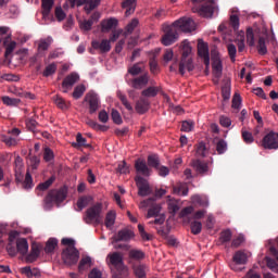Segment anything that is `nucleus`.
Masks as SVG:
<instances>
[{"instance_id": "nucleus-8", "label": "nucleus", "mask_w": 278, "mask_h": 278, "mask_svg": "<svg viewBox=\"0 0 278 278\" xmlns=\"http://www.w3.org/2000/svg\"><path fill=\"white\" fill-rule=\"evenodd\" d=\"M163 31L164 35L161 42L164 45V47H170V45L175 42V22H173L170 25L164 24Z\"/></svg>"}, {"instance_id": "nucleus-30", "label": "nucleus", "mask_w": 278, "mask_h": 278, "mask_svg": "<svg viewBox=\"0 0 278 278\" xmlns=\"http://www.w3.org/2000/svg\"><path fill=\"white\" fill-rule=\"evenodd\" d=\"M192 167L200 175H205V173H207V170H210V167L207 166V163L201 162L199 160H195V161L192 162Z\"/></svg>"}, {"instance_id": "nucleus-45", "label": "nucleus", "mask_w": 278, "mask_h": 278, "mask_svg": "<svg viewBox=\"0 0 278 278\" xmlns=\"http://www.w3.org/2000/svg\"><path fill=\"white\" fill-rule=\"evenodd\" d=\"M241 136L245 144H253V142H255V138H253V134L251 131L245 130L244 128H242L241 130Z\"/></svg>"}, {"instance_id": "nucleus-53", "label": "nucleus", "mask_w": 278, "mask_h": 278, "mask_svg": "<svg viewBox=\"0 0 278 278\" xmlns=\"http://www.w3.org/2000/svg\"><path fill=\"white\" fill-rule=\"evenodd\" d=\"M43 160L45 162H53V160H55V153H53V150H51V148H45Z\"/></svg>"}, {"instance_id": "nucleus-16", "label": "nucleus", "mask_w": 278, "mask_h": 278, "mask_svg": "<svg viewBox=\"0 0 278 278\" xmlns=\"http://www.w3.org/2000/svg\"><path fill=\"white\" fill-rule=\"evenodd\" d=\"M79 81V74L73 72L70 75H67L61 85L62 92L66 93L68 90H73V87Z\"/></svg>"}, {"instance_id": "nucleus-64", "label": "nucleus", "mask_w": 278, "mask_h": 278, "mask_svg": "<svg viewBox=\"0 0 278 278\" xmlns=\"http://www.w3.org/2000/svg\"><path fill=\"white\" fill-rule=\"evenodd\" d=\"M267 266L273 270L274 273H278V264L275 262V260L270 257H266Z\"/></svg>"}, {"instance_id": "nucleus-55", "label": "nucleus", "mask_w": 278, "mask_h": 278, "mask_svg": "<svg viewBox=\"0 0 278 278\" xmlns=\"http://www.w3.org/2000/svg\"><path fill=\"white\" fill-rule=\"evenodd\" d=\"M197 155L200 157H205L207 155V147H205V142L198 143Z\"/></svg>"}, {"instance_id": "nucleus-12", "label": "nucleus", "mask_w": 278, "mask_h": 278, "mask_svg": "<svg viewBox=\"0 0 278 278\" xmlns=\"http://www.w3.org/2000/svg\"><path fill=\"white\" fill-rule=\"evenodd\" d=\"M212 68L214 77H220L223 75V60H220V54L218 50L211 51Z\"/></svg>"}, {"instance_id": "nucleus-23", "label": "nucleus", "mask_w": 278, "mask_h": 278, "mask_svg": "<svg viewBox=\"0 0 278 278\" xmlns=\"http://www.w3.org/2000/svg\"><path fill=\"white\" fill-rule=\"evenodd\" d=\"M214 12H218V8L214 7L213 4L203 5L198 11L200 16H203V18H212V16H214Z\"/></svg>"}, {"instance_id": "nucleus-29", "label": "nucleus", "mask_w": 278, "mask_h": 278, "mask_svg": "<svg viewBox=\"0 0 278 278\" xmlns=\"http://www.w3.org/2000/svg\"><path fill=\"white\" fill-rule=\"evenodd\" d=\"M118 26V20L115 17H111L109 20H104L101 23L102 31H110V29H114V27Z\"/></svg>"}, {"instance_id": "nucleus-61", "label": "nucleus", "mask_w": 278, "mask_h": 278, "mask_svg": "<svg viewBox=\"0 0 278 278\" xmlns=\"http://www.w3.org/2000/svg\"><path fill=\"white\" fill-rule=\"evenodd\" d=\"M216 151L219 155H223V153H225V151H227V141L225 140H219L217 142V146H216Z\"/></svg>"}, {"instance_id": "nucleus-42", "label": "nucleus", "mask_w": 278, "mask_h": 278, "mask_svg": "<svg viewBox=\"0 0 278 278\" xmlns=\"http://www.w3.org/2000/svg\"><path fill=\"white\" fill-rule=\"evenodd\" d=\"M149 66L152 75H157L160 73V65L157 64V60H155V54L150 58Z\"/></svg>"}, {"instance_id": "nucleus-39", "label": "nucleus", "mask_w": 278, "mask_h": 278, "mask_svg": "<svg viewBox=\"0 0 278 278\" xmlns=\"http://www.w3.org/2000/svg\"><path fill=\"white\" fill-rule=\"evenodd\" d=\"M148 166H150V168H155V170H156L160 166V156L157 154L149 155L148 156Z\"/></svg>"}, {"instance_id": "nucleus-62", "label": "nucleus", "mask_w": 278, "mask_h": 278, "mask_svg": "<svg viewBox=\"0 0 278 278\" xmlns=\"http://www.w3.org/2000/svg\"><path fill=\"white\" fill-rule=\"evenodd\" d=\"M227 49H228V54L230 56L231 62H236V53H238L236 46L233 43H229Z\"/></svg>"}, {"instance_id": "nucleus-9", "label": "nucleus", "mask_w": 278, "mask_h": 278, "mask_svg": "<svg viewBox=\"0 0 278 278\" xmlns=\"http://www.w3.org/2000/svg\"><path fill=\"white\" fill-rule=\"evenodd\" d=\"M175 25L185 34H192L197 29V24L190 17H182L175 22Z\"/></svg>"}, {"instance_id": "nucleus-22", "label": "nucleus", "mask_w": 278, "mask_h": 278, "mask_svg": "<svg viewBox=\"0 0 278 278\" xmlns=\"http://www.w3.org/2000/svg\"><path fill=\"white\" fill-rule=\"evenodd\" d=\"M23 179H25V176L23 175V159L17 156L15 159V181L16 184H23Z\"/></svg>"}, {"instance_id": "nucleus-17", "label": "nucleus", "mask_w": 278, "mask_h": 278, "mask_svg": "<svg viewBox=\"0 0 278 278\" xmlns=\"http://www.w3.org/2000/svg\"><path fill=\"white\" fill-rule=\"evenodd\" d=\"M137 177H151V168L147 165V161L138 159L135 162Z\"/></svg>"}, {"instance_id": "nucleus-24", "label": "nucleus", "mask_w": 278, "mask_h": 278, "mask_svg": "<svg viewBox=\"0 0 278 278\" xmlns=\"http://www.w3.org/2000/svg\"><path fill=\"white\" fill-rule=\"evenodd\" d=\"M3 47H5L4 55L8 58V55H12L14 52V49H16V41H12V36L7 35L3 39Z\"/></svg>"}, {"instance_id": "nucleus-6", "label": "nucleus", "mask_w": 278, "mask_h": 278, "mask_svg": "<svg viewBox=\"0 0 278 278\" xmlns=\"http://www.w3.org/2000/svg\"><path fill=\"white\" fill-rule=\"evenodd\" d=\"M68 191L66 188H61L59 190H51L45 199L46 205H53V203H62L66 199Z\"/></svg>"}, {"instance_id": "nucleus-26", "label": "nucleus", "mask_w": 278, "mask_h": 278, "mask_svg": "<svg viewBox=\"0 0 278 278\" xmlns=\"http://www.w3.org/2000/svg\"><path fill=\"white\" fill-rule=\"evenodd\" d=\"M142 73H144V62H138L128 67V75H132V77H138Z\"/></svg>"}, {"instance_id": "nucleus-25", "label": "nucleus", "mask_w": 278, "mask_h": 278, "mask_svg": "<svg viewBox=\"0 0 278 278\" xmlns=\"http://www.w3.org/2000/svg\"><path fill=\"white\" fill-rule=\"evenodd\" d=\"M134 238V231L125 228L117 232V236L115 237V242H129Z\"/></svg>"}, {"instance_id": "nucleus-13", "label": "nucleus", "mask_w": 278, "mask_h": 278, "mask_svg": "<svg viewBox=\"0 0 278 278\" xmlns=\"http://www.w3.org/2000/svg\"><path fill=\"white\" fill-rule=\"evenodd\" d=\"M249 262V255L247 252L239 250L232 256V263L230 264L231 270H240L238 266H244Z\"/></svg>"}, {"instance_id": "nucleus-33", "label": "nucleus", "mask_w": 278, "mask_h": 278, "mask_svg": "<svg viewBox=\"0 0 278 278\" xmlns=\"http://www.w3.org/2000/svg\"><path fill=\"white\" fill-rule=\"evenodd\" d=\"M115 223H116V212L110 211L105 216L104 225L108 229H112Z\"/></svg>"}, {"instance_id": "nucleus-36", "label": "nucleus", "mask_w": 278, "mask_h": 278, "mask_svg": "<svg viewBox=\"0 0 278 278\" xmlns=\"http://www.w3.org/2000/svg\"><path fill=\"white\" fill-rule=\"evenodd\" d=\"M160 90H161L160 87L151 86V87H148L147 89L142 90L141 94L143 97L153 98V97H157V93L160 92Z\"/></svg>"}, {"instance_id": "nucleus-63", "label": "nucleus", "mask_w": 278, "mask_h": 278, "mask_svg": "<svg viewBox=\"0 0 278 278\" xmlns=\"http://www.w3.org/2000/svg\"><path fill=\"white\" fill-rule=\"evenodd\" d=\"M138 18H132L131 22L126 26L127 34H134V29L138 27Z\"/></svg>"}, {"instance_id": "nucleus-14", "label": "nucleus", "mask_w": 278, "mask_h": 278, "mask_svg": "<svg viewBox=\"0 0 278 278\" xmlns=\"http://www.w3.org/2000/svg\"><path fill=\"white\" fill-rule=\"evenodd\" d=\"M128 86L135 90H142L149 84V73L146 72L142 75L127 80Z\"/></svg>"}, {"instance_id": "nucleus-60", "label": "nucleus", "mask_w": 278, "mask_h": 278, "mask_svg": "<svg viewBox=\"0 0 278 278\" xmlns=\"http://www.w3.org/2000/svg\"><path fill=\"white\" fill-rule=\"evenodd\" d=\"M166 199L168 212L172 214V216H175V199H173L170 195H167Z\"/></svg>"}, {"instance_id": "nucleus-56", "label": "nucleus", "mask_w": 278, "mask_h": 278, "mask_svg": "<svg viewBox=\"0 0 278 278\" xmlns=\"http://www.w3.org/2000/svg\"><path fill=\"white\" fill-rule=\"evenodd\" d=\"M257 49L260 55H266V53H268V49L266 48V40L264 38L258 39Z\"/></svg>"}, {"instance_id": "nucleus-54", "label": "nucleus", "mask_w": 278, "mask_h": 278, "mask_svg": "<svg viewBox=\"0 0 278 278\" xmlns=\"http://www.w3.org/2000/svg\"><path fill=\"white\" fill-rule=\"evenodd\" d=\"M28 165L31 168V170H37L38 166H40V157L33 155L28 160Z\"/></svg>"}, {"instance_id": "nucleus-21", "label": "nucleus", "mask_w": 278, "mask_h": 278, "mask_svg": "<svg viewBox=\"0 0 278 278\" xmlns=\"http://www.w3.org/2000/svg\"><path fill=\"white\" fill-rule=\"evenodd\" d=\"M40 251H42V245L34 243L30 253L26 256L27 264H34L40 257Z\"/></svg>"}, {"instance_id": "nucleus-40", "label": "nucleus", "mask_w": 278, "mask_h": 278, "mask_svg": "<svg viewBox=\"0 0 278 278\" xmlns=\"http://www.w3.org/2000/svg\"><path fill=\"white\" fill-rule=\"evenodd\" d=\"M41 8L43 16H49L51 8H53V0H41Z\"/></svg>"}, {"instance_id": "nucleus-46", "label": "nucleus", "mask_w": 278, "mask_h": 278, "mask_svg": "<svg viewBox=\"0 0 278 278\" xmlns=\"http://www.w3.org/2000/svg\"><path fill=\"white\" fill-rule=\"evenodd\" d=\"M56 71H58V64L51 63L48 66H46L42 75L43 77H51V75H55Z\"/></svg>"}, {"instance_id": "nucleus-34", "label": "nucleus", "mask_w": 278, "mask_h": 278, "mask_svg": "<svg viewBox=\"0 0 278 278\" xmlns=\"http://www.w3.org/2000/svg\"><path fill=\"white\" fill-rule=\"evenodd\" d=\"M92 201V197L91 195H83L78 199L77 201V207H78V212H81V210H84V207H87V205H90V202Z\"/></svg>"}, {"instance_id": "nucleus-5", "label": "nucleus", "mask_w": 278, "mask_h": 278, "mask_svg": "<svg viewBox=\"0 0 278 278\" xmlns=\"http://www.w3.org/2000/svg\"><path fill=\"white\" fill-rule=\"evenodd\" d=\"M61 257L65 266H75L79 262V250L75 247H67L62 251Z\"/></svg>"}, {"instance_id": "nucleus-27", "label": "nucleus", "mask_w": 278, "mask_h": 278, "mask_svg": "<svg viewBox=\"0 0 278 278\" xmlns=\"http://www.w3.org/2000/svg\"><path fill=\"white\" fill-rule=\"evenodd\" d=\"M72 147H74V149H79L81 147H85L86 149L92 148V146L88 143V140L81 136V132L76 135V142H73Z\"/></svg>"}, {"instance_id": "nucleus-51", "label": "nucleus", "mask_w": 278, "mask_h": 278, "mask_svg": "<svg viewBox=\"0 0 278 278\" xmlns=\"http://www.w3.org/2000/svg\"><path fill=\"white\" fill-rule=\"evenodd\" d=\"M135 275L137 278H147V266L139 265L135 267Z\"/></svg>"}, {"instance_id": "nucleus-43", "label": "nucleus", "mask_w": 278, "mask_h": 278, "mask_svg": "<svg viewBox=\"0 0 278 278\" xmlns=\"http://www.w3.org/2000/svg\"><path fill=\"white\" fill-rule=\"evenodd\" d=\"M2 103L4 105H9L10 108H16V105H18V103H21V99L10 98L8 96H4V97H2Z\"/></svg>"}, {"instance_id": "nucleus-1", "label": "nucleus", "mask_w": 278, "mask_h": 278, "mask_svg": "<svg viewBox=\"0 0 278 278\" xmlns=\"http://www.w3.org/2000/svg\"><path fill=\"white\" fill-rule=\"evenodd\" d=\"M146 207H150L148 210L147 218H155L153 222H150V225H164L166 216L164 214H160V212H162V205L155 203V198H149L141 201L139 208L146 210Z\"/></svg>"}, {"instance_id": "nucleus-2", "label": "nucleus", "mask_w": 278, "mask_h": 278, "mask_svg": "<svg viewBox=\"0 0 278 278\" xmlns=\"http://www.w3.org/2000/svg\"><path fill=\"white\" fill-rule=\"evenodd\" d=\"M83 219L86 225H101L103 223V203L97 202L87 208Z\"/></svg>"}, {"instance_id": "nucleus-3", "label": "nucleus", "mask_w": 278, "mask_h": 278, "mask_svg": "<svg viewBox=\"0 0 278 278\" xmlns=\"http://www.w3.org/2000/svg\"><path fill=\"white\" fill-rule=\"evenodd\" d=\"M180 49L182 51V59L179 65V73L185 75L186 71H194V63L192 62V46L189 40H184Z\"/></svg>"}, {"instance_id": "nucleus-28", "label": "nucleus", "mask_w": 278, "mask_h": 278, "mask_svg": "<svg viewBox=\"0 0 278 278\" xmlns=\"http://www.w3.org/2000/svg\"><path fill=\"white\" fill-rule=\"evenodd\" d=\"M191 203L194 205H200L201 207H208L210 200L205 195L195 194L191 197Z\"/></svg>"}, {"instance_id": "nucleus-49", "label": "nucleus", "mask_w": 278, "mask_h": 278, "mask_svg": "<svg viewBox=\"0 0 278 278\" xmlns=\"http://www.w3.org/2000/svg\"><path fill=\"white\" fill-rule=\"evenodd\" d=\"M84 92H86V86L78 85L74 88V92L72 93V97L74 99H81V97H84Z\"/></svg>"}, {"instance_id": "nucleus-10", "label": "nucleus", "mask_w": 278, "mask_h": 278, "mask_svg": "<svg viewBox=\"0 0 278 278\" xmlns=\"http://www.w3.org/2000/svg\"><path fill=\"white\" fill-rule=\"evenodd\" d=\"M135 181L138 188L139 197H149V194L153 193L151 186H149V180L144 179L142 176H136Z\"/></svg>"}, {"instance_id": "nucleus-47", "label": "nucleus", "mask_w": 278, "mask_h": 278, "mask_svg": "<svg viewBox=\"0 0 278 278\" xmlns=\"http://www.w3.org/2000/svg\"><path fill=\"white\" fill-rule=\"evenodd\" d=\"M117 97L122 102V104L124 105V108L128 110V112H134V106H131V103H129V100H127V96L123 94L122 92H118Z\"/></svg>"}, {"instance_id": "nucleus-4", "label": "nucleus", "mask_w": 278, "mask_h": 278, "mask_svg": "<svg viewBox=\"0 0 278 278\" xmlns=\"http://www.w3.org/2000/svg\"><path fill=\"white\" fill-rule=\"evenodd\" d=\"M106 264L113 270V268L118 273V275H123L125 277L127 275V266H125V262L123 261V254L121 252H113L108 254Z\"/></svg>"}, {"instance_id": "nucleus-15", "label": "nucleus", "mask_w": 278, "mask_h": 278, "mask_svg": "<svg viewBox=\"0 0 278 278\" xmlns=\"http://www.w3.org/2000/svg\"><path fill=\"white\" fill-rule=\"evenodd\" d=\"M198 54L201 58L206 66V71L210 68V48L207 42L203 41V39L198 40Z\"/></svg>"}, {"instance_id": "nucleus-44", "label": "nucleus", "mask_w": 278, "mask_h": 278, "mask_svg": "<svg viewBox=\"0 0 278 278\" xmlns=\"http://www.w3.org/2000/svg\"><path fill=\"white\" fill-rule=\"evenodd\" d=\"M53 181H55V176H51L48 180H46L45 182H40L37 186V190H41L42 192H45V190H49V188H51V186H53Z\"/></svg>"}, {"instance_id": "nucleus-38", "label": "nucleus", "mask_w": 278, "mask_h": 278, "mask_svg": "<svg viewBox=\"0 0 278 278\" xmlns=\"http://www.w3.org/2000/svg\"><path fill=\"white\" fill-rule=\"evenodd\" d=\"M176 194H178V197H188V184L186 182H180L177 185L176 189H175Z\"/></svg>"}, {"instance_id": "nucleus-35", "label": "nucleus", "mask_w": 278, "mask_h": 278, "mask_svg": "<svg viewBox=\"0 0 278 278\" xmlns=\"http://www.w3.org/2000/svg\"><path fill=\"white\" fill-rule=\"evenodd\" d=\"M91 264L92 258H90V256L83 257L78 264V273H84V270H88Z\"/></svg>"}, {"instance_id": "nucleus-20", "label": "nucleus", "mask_w": 278, "mask_h": 278, "mask_svg": "<svg viewBox=\"0 0 278 278\" xmlns=\"http://www.w3.org/2000/svg\"><path fill=\"white\" fill-rule=\"evenodd\" d=\"M149 108H151V102L149 99L141 97L137 102L135 110L137 114H147L149 112Z\"/></svg>"}, {"instance_id": "nucleus-59", "label": "nucleus", "mask_w": 278, "mask_h": 278, "mask_svg": "<svg viewBox=\"0 0 278 278\" xmlns=\"http://www.w3.org/2000/svg\"><path fill=\"white\" fill-rule=\"evenodd\" d=\"M231 230L227 229L222 231L219 240L220 242L225 243V242H230L231 241Z\"/></svg>"}, {"instance_id": "nucleus-32", "label": "nucleus", "mask_w": 278, "mask_h": 278, "mask_svg": "<svg viewBox=\"0 0 278 278\" xmlns=\"http://www.w3.org/2000/svg\"><path fill=\"white\" fill-rule=\"evenodd\" d=\"M55 249H58V239L50 238L46 242V247H45L43 251H45V253H47L49 255V254L53 253L55 251Z\"/></svg>"}, {"instance_id": "nucleus-50", "label": "nucleus", "mask_w": 278, "mask_h": 278, "mask_svg": "<svg viewBox=\"0 0 278 278\" xmlns=\"http://www.w3.org/2000/svg\"><path fill=\"white\" fill-rule=\"evenodd\" d=\"M54 103L59 106L60 110H68L70 103H66V100L60 96L54 98Z\"/></svg>"}, {"instance_id": "nucleus-58", "label": "nucleus", "mask_w": 278, "mask_h": 278, "mask_svg": "<svg viewBox=\"0 0 278 278\" xmlns=\"http://www.w3.org/2000/svg\"><path fill=\"white\" fill-rule=\"evenodd\" d=\"M54 14H55V17L59 21V23H62V21H64V18H66V13L64 12V10H62V7H56Z\"/></svg>"}, {"instance_id": "nucleus-31", "label": "nucleus", "mask_w": 278, "mask_h": 278, "mask_svg": "<svg viewBox=\"0 0 278 278\" xmlns=\"http://www.w3.org/2000/svg\"><path fill=\"white\" fill-rule=\"evenodd\" d=\"M16 249L21 253V255H27V251H29V243H27V239H18L16 241Z\"/></svg>"}, {"instance_id": "nucleus-18", "label": "nucleus", "mask_w": 278, "mask_h": 278, "mask_svg": "<svg viewBox=\"0 0 278 278\" xmlns=\"http://www.w3.org/2000/svg\"><path fill=\"white\" fill-rule=\"evenodd\" d=\"M85 101L86 103L89 104V113L90 114H94V112H97V110H99V96L92 91L88 92L85 96Z\"/></svg>"}, {"instance_id": "nucleus-11", "label": "nucleus", "mask_w": 278, "mask_h": 278, "mask_svg": "<svg viewBox=\"0 0 278 278\" xmlns=\"http://www.w3.org/2000/svg\"><path fill=\"white\" fill-rule=\"evenodd\" d=\"M262 147L268 150H277L278 149V132L269 131L262 139Z\"/></svg>"}, {"instance_id": "nucleus-37", "label": "nucleus", "mask_w": 278, "mask_h": 278, "mask_svg": "<svg viewBox=\"0 0 278 278\" xmlns=\"http://www.w3.org/2000/svg\"><path fill=\"white\" fill-rule=\"evenodd\" d=\"M128 256L130 260H136L137 262H140V260H144V252L142 250H130L128 253Z\"/></svg>"}, {"instance_id": "nucleus-52", "label": "nucleus", "mask_w": 278, "mask_h": 278, "mask_svg": "<svg viewBox=\"0 0 278 278\" xmlns=\"http://www.w3.org/2000/svg\"><path fill=\"white\" fill-rule=\"evenodd\" d=\"M194 130V122L193 121H184L181 124L180 131L190 132Z\"/></svg>"}, {"instance_id": "nucleus-41", "label": "nucleus", "mask_w": 278, "mask_h": 278, "mask_svg": "<svg viewBox=\"0 0 278 278\" xmlns=\"http://www.w3.org/2000/svg\"><path fill=\"white\" fill-rule=\"evenodd\" d=\"M190 229L193 236H199V233H201V231L203 230V224L199 220H193L190 224Z\"/></svg>"}, {"instance_id": "nucleus-48", "label": "nucleus", "mask_w": 278, "mask_h": 278, "mask_svg": "<svg viewBox=\"0 0 278 278\" xmlns=\"http://www.w3.org/2000/svg\"><path fill=\"white\" fill-rule=\"evenodd\" d=\"M22 186L25 190H31L34 188V179L31 178V174L29 172L26 173L25 179L22 182Z\"/></svg>"}, {"instance_id": "nucleus-57", "label": "nucleus", "mask_w": 278, "mask_h": 278, "mask_svg": "<svg viewBox=\"0 0 278 278\" xmlns=\"http://www.w3.org/2000/svg\"><path fill=\"white\" fill-rule=\"evenodd\" d=\"M111 116H112V121H113V123H115V125H123V117H121V113H118L117 110L113 109Z\"/></svg>"}, {"instance_id": "nucleus-19", "label": "nucleus", "mask_w": 278, "mask_h": 278, "mask_svg": "<svg viewBox=\"0 0 278 278\" xmlns=\"http://www.w3.org/2000/svg\"><path fill=\"white\" fill-rule=\"evenodd\" d=\"M91 47L96 51H100V53H110L112 51V43L108 39H102L101 41L93 40Z\"/></svg>"}, {"instance_id": "nucleus-7", "label": "nucleus", "mask_w": 278, "mask_h": 278, "mask_svg": "<svg viewBox=\"0 0 278 278\" xmlns=\"http://www.w3.org/2000/svg\"><path fill=\"white\" fill-rule=\"evenodd\" d=\"M67 3H70L71 8H75V3H77L78 7L85 5V12L90 14L92 10H97L98 5H101V0H67Z\"/></svg>"}]
</instances>
